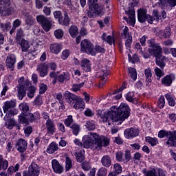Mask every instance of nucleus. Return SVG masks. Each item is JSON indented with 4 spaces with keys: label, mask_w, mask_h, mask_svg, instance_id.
<instances>
[{
    "label": "nucleus",
    "mask_w": 176,
    "mask_h": 176,
    "mask_svg": "<svg viewBox=\"0 0 176 176\" xmlns=\"http://www.w3.org/2000/svg\"><path fill=\"white\" fill-rule=\"evenodd\" d=\"M69 32L72 38H76L78 34V27L76 25H72L69 29Z\"/></svg>",
    "instance_id": "nucleus-37"
},
{
    "label": "nucleus",
    "mask_w": 176,
    "mask_h": 176,
    "mask_svg": "<svg viewBox=\"0 0 176 176\" xmlns=\"http://www.w3.org/2000/svg\"><path fill=\"white\" fill-rule=\"evenodd\" d=\"M87 129L89 131L94 130L96 129V124H94V121H88L85 124Z\"/></svg>",
    "instance_id": "nucleus-56"
},
{
    "label": "nucleus",
    "mask_w": 176,
    "mask_h": 176,
    "mask_svg": "<svg viewBox=\"0 0 176 176\" xmlns=\"http://www.w3.org/2000/svg\"><path fill=\"white\" fill-rule=\"evenodd\" d=\"M129 74L133 80H137V70L133 67L128 68Z\"/></svg>",
    "instance_id": "nucleus-45"
},
{
    "label": "nucleus",
    "mask_w": 176,
    "mask_h": 176,
    "mask_svg": "<svg viewBox=\"0 0 176 176\" xmlns=\"http://www.w3.org/2000/svg\"><path fill=\"white\" fill-rule=\"evenodd\" d=\"M85 101H83V99L80 98V96L78 98L77 101L75 102V103L73 105V107L74 109H76L77 111L80 110L82 111V109H85Z\"/></svg>",
    "instance_id": "nucleus-24"
},
{
    "label": "nucleus",
    "mask_w": 176,
    "mask_h": 176,
    "mask_svg": "<svg viewBox=\"0 0 176 176\" xmlns=\"http://www.w3.org/2000/svg\"><path fill=\"white\" fill-rule=\"evenodd\" d=\"M54 34L56 39H61L64 36V31L61 29H58L54 31Z\"/></svg>",
    "instance_id": "nucleus-47"
},
{
    "label": "nucleus",
    "mask_w": 176,
    "mask_h": 176,
    "mask_svg": "<svg viewBox=\"0 0 176 176\" xmlns=\"http://www.w3.org/2000/svg\"><path fill=\"white\" fill-rule=\"evenodd\" d=\"M166 144L169 146L176 147V130L170 132L169 138L168 139Z\"/></svg>",
    "instance_id": "nucleus-21"
},
{
    "label": "nucleus",
    "mask_w": 176,
    "mask_h": 176,
    "mask_svg": "<svg viewBox=\"0 0 176 176\" xmlns=\"http://www.w3.org/2000/svg\"><path fill=\"white\" fill-rule=\"evenodd\" d=\"M80 51L86 54L91 56H96V51L94 50V45L91 41L84 39L80 43Z\"/></svg>",
    "instance_id": "nucleus-5"
},
{
    "label": "nucleus",
    "mask_w": 176,
    "mask_h": 176,
    "mask_svg": "<svg viewBox=\"0 0 176 176\" xmlns=\"http://www.w3.org/2000/svg\"><path fill=\"white\" fill-rule=\"evenodd\" d=\"M161 82L164 86H171L173 84V76L166 75L161 80Z\"/></svg>",
    "instance_id": "nucleus-31"
},
{
    "label": "nucleus",
    "mask_w": 176,
    "mask_h": 176,
    "mask_svg": "<svg viewBox=\"0 0 176 176\" xmlns=\"http://www.w3.org/2000/svg\"><path fill=\"white\" fill-rule=\"evenodd\" d=\"M52 166L54 173H56V174H61L64 171V168L60 165L57 160H53L52 161Z\"/></svg>",
    "instance_id": "nucleus-18"
},
{
    "label": "nucleus",
    "mask_w": 176,
    "mask_h": 176,
    "mask_svg": "<svg viewBox=\"0 0 176 176\" xmlns=\"http://www.w3.org/2000/svg\"><path fill=\"white\" fill-rule=\"evenodd\" d=\"M9 166L8 160H3V157L0 155V171L1 170H6Z\"/></svg>",
    "instance_id": "nucleus-38"
},
{
    "label": "nucleus",
    "mask_w": 176,
    "mask_h": 176,
    "mask_svg": "<svg viewBox=\"0 0 176 176\" xmlns=\"http://www.w3.org/2000/svg\"><path fill=\"white\" fill-rule=\"evenodd\" d=\"M45 129L47 134H54V133H56V124H54V122L50 119L47 120Z\"/></svg>",
    "instance_id": "nucleus-16"
},
{
    "label": "nucleus",
    "mask_w": 176,
    "mask_h": 176,
    "mask_svg": "<svg viewBox=\"0 0 176 176\" xmlns=\"http://www.w3.org/2000/svg\"><path fill=\"white\" fill-rule=\"evenodd\" d=\"M107 174H108V169H107V168L102 167L98 170L97 176H107Z\"/></svg>",
    "instance_id": "nucleus-52"
},
{
    "label": "nucleus",
    "mask_w": 176,
    "mask_h": 176,
    "mask_svg": "<svg viewBox=\"0 0 176 176\" xmlns=\"http://www.w3.org/2000/svg\"><path fill=\"white\" fill-rule=\"evenodd\" d=\"M146 142H148L151 145V146H155L159 144V141L157 140V138H151V137H146Z\"/></svg>",
    "instance_id": "nucleus-41"
},
{
    "label": "nucleus",
    "mask_w": 176,
    "mask_h": 176,
    "mask_svg": "<svg viewBox=\"0 0 176 176\" xmlns=\"http://www.w3.org/2000/svg\"><path fill=\"white\" fill-rule=\"evenodd\" d=\"M91 63H90V60L88 59H83L81 62V67L85 72H90Z\"/></svg>",
    "instance_id": "nucleus-28"
},
{
    "label": "nucleus",
    "mask_w": 176,
    "mask_h": 176,
    "mask_svg": "<svg viewBox=\"0 0 176 176\" xmlns=\"http://www.w3.org/2000/svg\"><path fill=\"white\" fill-rule=\"evenodd\" d=\"M69 54H71V52L69 50H65L62 52L61 58L63 60H67L68 57H69Z\"/></svg>",
    "instance_id": "nucleus-60"
},
{
    "label": "nucleus",
    "mask_w": 176,
    "mask_h": 176,
    "mask_svg": "<svg viewBox=\"0 0 176 176\" xmlns=\"http://www.w3.org/2000/svg\"><path fill=\"white\" fill-rule=\"evenodd\" d=\"M57 151H58V144L56 142H52L47 148V153H54Z\"/></svg>",
    "instance_id": "nucleus-33"
},
{
    "label": "nucleus",
    "mask_w": 176,
    "mask_h": 176,
    "mask_svg": "<svg viewBox=\"0 0 176 176\" xmlns=\"http://www.w3.org/2000/svg\"><path fill=\"white\" fill-rule=\"evenodd\" d=\"M160 2L162 6H171L174 8L176 6V0H160Z\"/></svg>",
    "instance_id": "nucleus-34"
},
{
    "label": "nucleus",
    "mask_w": 176,
    "mask_h": 176,
    "mask_svg": "<svg viewBox=\"0 0 176 176\" xmlns=\"http://www.w3.org/2000/svg\"><path fill=\"white\" fill-rule=\"evenodd\" d=\"M124 134L126 138L130 140V138L138 137L140 134V130L137 128H129L124 131Z\"/></svg>",
    "instance_id": "nucleus-11"
},
{
    "label": "nucleus",
    "mask_w": 176,
    "mask_h": 176,
    "mask_svg": "<svg viewBox=\"0 0 176 176\" xmlns=\"http://www.w3.org/2000/svg\"><path fill=\"white\" fill-rule=\"evenodd\" d=\"M94 51L96 56L97 53H105V48H104V47H102L101 45H96V47H94Z\"/></svg>",
    "instance_id": "nucleus-57"
},
{
    "label": "nucleus",
    "mask_w": 176,
    "mask_h": 176,
    "mask_svg": "<svg viewBox=\"0 0 176 176\" xmlns=\"http://www.w3.org/2000/svg\"><path fill=\"white\" fill-rule=\"evenodd\" d=\"M41 168L35 162H32L28 167V170L23 172V176H39Z\"/></svg>",
    "instance_id": "nucleus-7"
},
{
    "label": "nucleus",
    "mask_w": 176,
    "mask_h": 176,
    "mask_svg": "<svg viewBox=\"0 0 176 176\" xmlns=\"http://www.w3.org/2000/svg\"><path fill=\"white\" fill-rule=\"evenodd\" d=\"M82 141L84 148L94 149V151L100 150L102 146H108L110 142L107 137L93 132L83 136Z\"/></svg>",
    "instance_id": "nucleus-2"
},
{
    "label": "nucleus",
    "mask_w": 176,
    "mask_h": 176,
    "mask_svg": "<svg viewBox=\"0 0 176 176\" xmlns=\"http://www.w3.org/2000/svg\"><path fill=\"white\" fill-rule=\"evenodd\" d=\"M27 90H28V97L29 98H34V97H35V92L36 91V87L29 85Z\"/></svg>",
    "instance_id": "nucleus-36"
},
{
    "label": "nucleus",
    "mask_w": 176,
    "mask_h": 176,
    "mask_svg": "<svg viewBox=\"0 0 176 176\" xmlns=\"http://www.w3.org/2000/svg\"><path fill=\"white\" fill-rule=\"evenodd\" d=\"M61 49H63V46L58 43H54L50 45V50L54 54H58L61 52Z\"/></svg>",
    "instance_id": "nucleus-19"
},
{
    "label": "nucleus",
    "mask_w": 176,
    "mask_h": 176,
    "mask_svg": "<svg viewBox=\"0 0 176 176\" xmlns=\"http://www.w3.org/2000/svg\"><path fill=\"white\" fill-rule=\"evenodd\" d=\"M170 132L164 130H161L158 133V137L160 138H164V137H166L168 140L170 138Z\"/></svg>",
    "instance_id": "nucleus-48"
},
{
    "label": "nucleus",
    "mask_w": 176,
    "mask_h": 176,
    "mask_svg": "<svg viewBox=\"0 0 176 176\" xmlns=\"http://www.w3.org/2000/svg\"><path fill=\"white\" fill-rule=\"evenodd\" d=\"M157 104H158V107H160L161 109L164 108V104H166V100L164 99V96H161L159 98Z\"/></svg>",
    "instance_id": "nucleus-58"
},
{
    "label": "nucleus",
    "mask_w": 176,
    "mask_h": 176,
    "mask_svg": "<svg viewBox=\"0 0 176 176\" xmlns=\"http://www.w3.org/2000/svg\"><path fill=\"white\" fill-rule=\"evenodd\" d=\"M15 124H16V122H14V120H10L8 122H6L5 126L9 130H12V129L14 127Z\"/></svg>",
    "instance_id": "nucleus-54"
},
{
    "label": "nucleus",
    "mask_w": 176,
    "mask_h": 176,
    "mask_svg": "<svg viewBox=\"0 0 176 176\" xmlns=\"http://www.w3.org/2000/svg\"><path fill=\"white\" fill-rule=\"evenodd\" d=\"M19 168H20V165H19V164H16L15 166H10L8 169V174H13V173H16V171H18Z\"/></svg>",
    "instance_id": "nucleus-51"
},
{
    "label": "nucleus",
    "mask_w": 176,
    "mask_h": 176,
    "mask_svg": "<svg viewBox=\"0 0 176 176\" xmlns=\"http://www.w3.org/2000/svg\"><path fill=\"white\" fill-rule=\"evenodd\" d=\"M65 163L66 171H69L72 168V160H71V158H69V157H67Z\"/></svg>",
    "instance_id": "nucleus-49"
},
{
    "label": "nucleus",
    "mask_w": 176,
    "mask_h": 176,
    "mask_svg": "<svg viewBox=\"0 0 176 176\" xmlns=\"http://www.w3.org/2000/svg\"><path fill=\"white\" fill-rule=\"evenodd\" d=\"M59 83H64V82H68L70 79L69 74L64 72L62 74L58 76L57 78Z\"/></svg>",
    "instance_id": "nucleus-30"
},
{
    "label": "nucleus",
    "mask_w": 176,
    "mask_h": 176,
    "mask_svg": "<svg viewBox=\"0 0 176 176\" xmlns=\"http://www.w3.org/2000/svg\"><path fill=\"white\" fill-rule=\"evenodd\" d=\"M130 111V107L127 104H121L118 107H111V111L104 112L100 116L104 122H107L109 124H111L109 122L111 121L117 123V124H120L126 119H129Z\"/></svg>",
    "instance_id": "nucleus-1"
},
{
    "label": "nucleus",
    "mask_w": 176,
    "mask_h": 176,
    "mask_svg": "<svg viewBox=\"0 0 176 176\" xmlns=\"http://www.w3.org/2000/svg\"><path fill=\"white\" fill-rule=\"evenodd\" d=\"M18 42L21 47L22 52H28V49L31 47V46L30 45V41H28V40L23 38L22 40Z\"/></svg>",
    "instance_id": "nucleus-26"
},
{
    "label": "nucleus",
    "mask_w": 176,
    "mask_h": 176,
    "mask_svg": "<svg viewBox=\"0 0 176 176\" xmlns=\"http://www.w3.org/2000/svg\"><path fill=\"white\" fill-rule=\"evenodd\" d=\"M14 107H16V100H8L5 102L3 109L5 113H6L11 108H14Z\"/></svg>",
    "instance_id": "nucleus-27"
},
{
    "label": "nucleus",
    "mask_w": 176,
    "mask_h": 176,
    "mask_svg": "<svg viewBox=\"0 0 176 176\" xmlns=\"http://www.w3.org/2000/svg\"><path fill=\"white\" fill-rule=\"evenodd\" d=\"M36 21L42 27V28L45 31V32H49L50 30H52V25H53V21L45 15H38L36 16Z\"/></svg>",
    "instance_id": "nucleus-6"
},
{
    "label": "nucleus",
    "mask_w": 176,
    "mask_h": 176,
    "mask_svg": "<svg viewBox=\"0 0 176 176\" xmlns=\"http://www.w3.org/2000/svg\"><path fill=\"white\" fill-rule=\"evenodd\" d=\"M85 86V82H81L80 84H74L73 85L72 89L74 91H78V90H80L82 87Z\"/></svg>",
    "instance_id": "nucleus-61"
},
{
    "label": "nucleus",
    "mask_w": 176,
    "mask_h": 176,
    "mask_svg": "<svg viewBox=\"0 0 176 176\" xmlns=\"http://www.w3.org/2000/svg\"><path fill=\"white\" fill-rule=\"evenodd\" d=\"M101 163L103 167L109 168V166H112V160L109 155H104L101 159Z\"/></svg>",
    "instance_id": "nucleus-25"
},
{
    "label": "nucleus",
    "mask_w": 176,
    "mask_h": 176,
    "mask_svg": "<svg viewBox=\"0 0 176 176\" xmlns=\"http://www.w3.org/2000/svg\"><path fill=\"white\" fill-rule=\"evenodd\" d=\"M147 16L146 10L140 9L138 10V19L140 23H145Z\"/></svg>",
    "instance_id": "nucleus-23"
},
{
    "label": "nucleus",
    "mask_w": 176,
    "mask_h": 176,
    "mask_svg": "<svg viewBox=\"0 0 176 176\" xmlns=\"http://www.w3.org/2000/svg\"><path fill=\"white\" fill-rule=\"evenodd\" d=\"M167 61H168V59L163 55H160V56L155 58V64L157 67H160L161 69H164Z\"/></svg>",
    "instance_id": "nucleus-15"
},
{
    "label": "nucleus",
    "mask_w": 176,
    "mask_h": 176,
    "mask_svg": "<svg viewBox=\"0 0 176 176\" xmlns=\"http://www.w3.org/2000/svg\"><path fill=\"white\" fill-rule=\"evenodd\" d=\"M163 69L155 67L154 69L155 74L157 76V80H159L162 76H164V72L162 70Z\"/></svg>",
    "instance_id": "nucleus-43"
},
{
    "label": "nucleus",
    "mask_w": 176,
    "mask_h": 176,
    "mask_svg": "<svg viewBox=\"0 0 176 176\" xmlns=\"http://www.w3.org/2000/svg\"><path fill=\"white\" fill-rule=\"evenodd\" d=\"M39 87H40V90H39L40 94H45V93L47 90V85L45 84H41Z\"/></svg>",
    "instance_id": "nucleus-63"
},
{
    "label": "nucleus",
    "mask_w": 176,
    "mask_h": 176,
    "mask_svg": "<svg viewBox=\"0 0 176 176\" xmlns=\"http://www.w3.org/2000/svg\"><path fill=\"white\" fill-rule=\"evenodd\" d=\"M116 158L117 162L128 163L131 160V153L129 150H126L124 154L122 151H118L116 153Z\"/></svg>",
    "instance_id": "nucleus-8"
},
{
    "label": "nucleus",
    "mask_w": 176,
    "mask_h": 176,
    "mask_svg": "<svg viewBox=\"0 0 176 176\" xmlns=\"http://www.w3.org/2000/svg\"><path fill=\"white\" fill-rule=\"evenodd\" d=\"M0 27L3 31H9L12 27V23L10 22H7L6 24L0 23Z\"/></svg>",
    "instance_id": "nucleus-55"
},
{
    "label": "nucleus",
    "mask_w": 176,
    "mask_h": 176,
    "mask_svg": "<svg viewBox=\"0 0 176 176\" xmlns=\"http://www.w3.org/2000/svg\"><path fill=\"white\" fill-rule=\"evenodd\" d=\"M27 141H25V140L23 138H20L16 144L17 151L19 152H21V153H23V152H25V151H27Z\"/></svg>",
    "instance_id": "nucleus-17"
},
{
    "label": "nucleus",
    "mask_w": 176,
    "mask_h": 176,
    "mask_svg": "<svg viewBox=\"0 0 176 176\" xmlns=\"http://www.w3.org/2000/svg\"><path fill=\"white\" fill-rule=\"evenodd\" d=\"M63 16V18L62 16V19L58 20V23L59 24H60V25H65V27H68L69 25V23H71V19L68 15V12H65Z\"/></svg>",
    "instance_id": "nucleus-22"
},
{
    "label": "nucleus",
    "mask_w": 176,
    "mask_h": 176,
    "mask_svg": "<svg viewBox=\"0 0 176 176\" xmlns=\"http://www.w3.org/2000/svg\"><path fill=\"white\" fill-rule=\"evenodd\" d=\"M122 35H124V39H129L130 38H133L131 36V34L129 32V28L127 26L124 27L122 31Z\"/></svg>",
    "instance_id": "nucleus-53"
},
{
    "label": "nucleus",
    "mask_w": 176,
    "mask_h": 176,
    "mask_svg": "<svg viewBox=\"0 0 176 176\" xmlns=\"http://www.w3.org/2000/svg\"><path fill=\"white\" fill-rule=\"evenodd\" d=\"M144 74L146 76V82L147 83H151V82H152V72L151 69H146L144 70Z\"/></svg>",
    "instance_id": "nucleus-42"
},
{
    "label": "nucleus",
    "mask_w": 176,
    "mask_h": 176,
    "mask_svg": "<svg viewBox=\"0 0 176 176\" xmlns=\"http://www.w3.org/2000/svg\"><path fill=\"white\" fill-rule=\"evenodd\" d=\"M144 173L146 176H157L156 170L155 169H151L149 170L145 171Z\"/></svg>",
    "instance_id": "nucleus-64"
},
{
    "label": "nucleus",
    "mask_w": 176,
    "mask_h": 176,
    "mask_svg": "<svg viewBox=\"0 0 176 176\" xmlns=\"http://www.w3.org/2000/svg\"><path fill=\"white\" fill-rule=\"evenodd\" d=\"M19 82V84L17 87L18 97L19 100H23L27 94L26 91L28 89V86H30L31 84L30 83V80H24V77H21Z\"/></svg>",
    "instance_id": "nucleus-4"
},
{
    "label": "nucleus",
    "mask_w": 176,
    "mask_h": 176,
    "mask_svg": "<svg viewBox=\"0 0 176 176\" xmlns=\"http://www.w3.org/2000/svg\"><path fill=\"white\" fill-rule=\"evenodd\" d=\"M70 129L73 130V134L74 135H78L79 134V131H80V127L77 124H72Z\"/></svg>",
    "instance_id": "nucleus-46"
},
{
    "label": "nucleus",
    "mask_w": 176,
    "mask_h": 176,
    "mask_svg": "<svg viewBox=\"0 0 176 176\" xmlns=\"http://www.w3.org/2000/svg\"><path fill=\"white\" fill-rule=\"evenodd\" d=\"M64 96H65V100L66 102H68V104L72 105V107H73V105L75 104V102H76L78 98L80 97V96H78L68 91H66L65 92Z\"/></svg>",
    "instance_id": "nucleus-9"
},
{
    "label": "nucleus",
    "mask_w": 176,
    "mask_h": 176,
    "mask_svg": "<svg viewBox=\"0 0 176 176\" xmlns=\"http://www.w3.org/2000/svg\"><path fill=\"white\" fill-rule=\"evenodd\" d=\"M113 171L117 175H119V174L122 173V171H123V168L122 167V165H120V164L116 163L114 164L113 166Z\"/></svg>",
    "instance_id": "nucleus-40"
},
{
    "label": "nucleus",
    "mask_w": 176,
    "mask_h": 176,
    "mask_svg": "<svg viewBox=\"0 0 176 176\" xmlns=\"http://www.w3.org/2000/svg\"><path fill=\"white\" fill-rule=\"evenodd\" d=\"M148 52L151 56H153V57L156 58L162 55L163 48H162L160 44H158L153 48H148Z\"/></svg>",
    "instance_id": "nucleus-10"
},
{
    "label": "nucleus",
    "mask_w": 176,
    "mask_h": 176,
    "mask_svg": "<svg viewBox=\"0 0 176 176\" xmlns=\"http://www.w3.org/2000/svg\"><path fill=\"white\" fill-rule=\"evenodd\" d=\"M26 116H28V119L30 122H35L37 119H39V112H36L34 113H28L26 114Z\"/></svg>",
    "instance_id": "nucleus-35"
},
{
    "label": "nucleus",
    "mask_w": 176,
    "mask_h": 176,
    "mask_svg": "<svg viewBox=\"0 0 176 176\" xmlns=\"http://www.w3.org/2000/svg\"><path fill=\"white\" fill-rule=\"evenodd\" d=\"M24 36H25V33L24 32V30L23 28H20L16 30L15 40L16 42H20L23 39Z\"/></svg>",
    "instance_id": "nucleus-29"
},
{
    "label": "nucleus",
    "mask_w": 176,
    "mask_h": 176,
    "mask_svg": "<svg viewBox=\"0 0 176 176\" xmlns=\"http://www.w3.org/2000/svg\"><path fill=\"white\" fill-rule=\"evenodd\" d=\"M163 36L168 39V38H170L171 36V29L170 28H166L164 30V34Z\"/></svg>",
    "instance_id": "nucleus-59"
},
{
    "label": "nucleus",
    "mask_w": 176,
    "mask_h": 176,
    "mask_svg": "<svg viewBox=\"0 0 176 176\" xmlns=\"http://www.w3.org/2000/svg\"><path fill=\"white\" fill-rule=\"evenodd\" d=\"M85 151H80L74 153V156H76V159L78 163H82L85 162Z\"/></svg>",
    "instance_id": "nucleus-32"
},
{
    "label": "nucleus",
    "mask_w": 176,
    "mask_h": 176,
    "mask_svg": "<svg viewBox=\"0 0 176 176\" xmlns=\"http://www.w3.org/2000/svg\"><path fill=\"white\" fill-rule=\"evenodd\" d=\"M48 69H49V65L46 63H41L37 65L36 71L39 73V76L41 78H45V76L47 75Z\"/></svg>",
    "instance_id": "nucleus-14"
},
{
    "label": "nucleus",
    "mask_w": 176,
    "mask_h": 176,
    "mask_svg": "<svg viewBox=\"0 0 176 176\" xmlns=\"http://www.w3.org/2000/svg\"><path fill=\"white\" fill-rule=\"evenodd\" d=\"M165 98H166V100L168 102V104L170 107H175V100H174V98L173 97L171 94L168 93V94H165Z\"/></svg>",
    "instance_id": "nucleus-39"
},
{
    "label": "nucleus",
    "mask_w": 176,
    "mask_h": 176,
    "mask_svg": "<svg viewBox=\"0 0 176 176\" xmlns=\"http://www.w3.org/2000/svg\"><path fill=\"white\" fill-rule=\"evenodd\" d=\"M109 75L108 70L107 69H102L100 72H98L97 76L98 78H100V80L99 81V86L98 87H102L106 83L107 80H105V78H107Z\"/></svg>",
    "instance_id": "nucleus-12"
},
{
    "label": "nucleus",
    "mask_w": 176,
    "mask_h": 176,
    "mask_svg": "<svg viewBox=\"0 0 176 176\" xmlns=\"http://www.w3.org/2000/svg\"><path fill=\"white\" fill-rule=\"evenodd\" d=\"M153 16L155 20H157V21L158 20H162V19H166V17H167V13H166V11L164 10H162L161 12H159L157 10H154L153 11Z\"/></svg>",
    "instance_id": "nucleus-20"
},
{
    "label": "nucleus",
    "mask_w": 176,
    "mask_h": 176,
    "mask_svg": "<svg viewBox=\"0 0 176 176\" xmlns=\"http://www.w3.org/2000/svg\"><path fill=\"white\" fill-rule=\"evenodd\" d=\"M28 117L27 115L25 114H21L19 116V123H21V124H28Z\"/></svg>",
    "instance_id": "nucleus-44"
},
{
    "label": "nucleus",
    "mask_w": 176,
    "mask_h": 176,
    "mask_svg": "<svg viewBox=\"0 0 176 176\" xmlns=\"http://www.w3.org/2000/svg\"><path fill=\"white\" fill-rule=\"evenodd\" d=\"M14 64H16V55L14 54H9L6 60V67L13 71L14 69Z\"/></svg>",
    "instance_id": "nucleus-13"
},
{
    "label": "nucleus",
    "mask_w": 176,
    "mask_h": 176,
    "mask_svg": "<svg viewBox=\"0 0 176 176\" xmlns=\"http://www.w3.org/2000/svg\"><path fill=\"white\" fill-rule=\"evenodd\" d=\"M0 14L1 16H10L13 12H14V8L12 6V2L10 0H0Z\"/></svg>",
    "instance_id": "nucleus-3"
},
{
    "label": "nucleus",
    "mask_w": 176,
    "mask_h": 176,
    "mask_svg": "<svg viewBox=\"0 0 176 176\" xmlns=\"http://www.w3.org/2000/svg\"><path fill=\"white\" fill-rule=\"evenodd\" d=\"M64 123L67 127H71V124L74 123V118H72V116H68L67 118L65 120Z\"/></svg>",
    "instance_id": "nucleus-50"
},
{
    "label": "nucleus",
    "mask_w": 176,
    "mask_h": 176,
    "mask_svg": "<svg viewBox=\"0 0 176 176\" xmlns=\"http://www.w3.org/2000/svg\"><path fill=\"white\" fill-rule=\"evenodd\" d=\"M94 10L96 13V15L99 16V14H101V12H102V6L96 4L94 8Z\"/></svg>",
    "instance_id": "nucleus-62"
}]
</instances>
